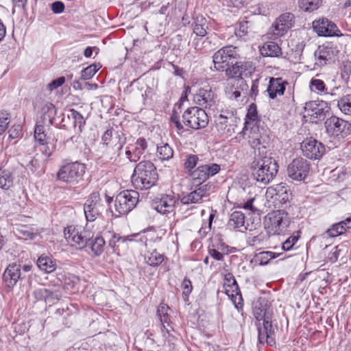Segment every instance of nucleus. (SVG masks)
<instances>
[{
	"instance_id": "nucleus-50",
	"label": "nucleus",
	"mask_w": 351,
	"mask_h": 351,
	"mask_svg": "<svg viewBox=\"0 0 351 351\" xmlns=\"http://www.w3.org/2000/svg\"><path fill=\"white\" fill-rule=\"evenodd\" d=\"M99 69V67L93 64H91L82 71V77L84 80L90 79Z\"/></svg>"
},
{
	"instance_id": "nucleus-40",
	"label": "nucleus",
	"mask_w": 351,
	"mask_h": 351,
	"mask_svg": "<svg viewBox=\"0 0 351 351\" xmlns=\"http://www.w3.org/2000/svg\"><path fill=\"white\" fill-rule=\"evenodd\" d=\"M298 5L300 10L306 12H312L317 10L321 3L319 0H298Z\"/></svg>"
},
{
	"instance_id": "nucleus-29",
	"label": "nucleus",
	"mask_w": 351,
	"mask_h": 351,
	"mask_svg": "<svg viewBox=\"0 0 351 351\" xmlns=\"http://www.w3.org/2000/svg\"><path fill=\"white\" fill-rule=\"evenodd\" d=\"M41 111L43 113V123L46 124L47 123L49 125H52L57 112L55 106L50 102H46L43 106Z\"/></svg>"
},
{
	"instance_id": "nucleus-3",
	"label": "nucleus",
	"mask_w": 351,
	"mask_h": 351,
	"mask_svg": "<svg viewBox=\"0 0 351 351\" xmlns=\"http://www.w3.org/2000/svg\"><path fill=\"white\" fill-rule=\"evenodd\" d=\"M277 161L270 155L261 156L260 153L255 156L251 163L250 169L253 178L264 185L270 183L278 171Z\"/></svg>"
},
{
	"instance_id": "nucleus-35",
	"label": "nucleus",
	"mask_w": 351,
	"mask_h": 351,
	"mask_svg": "<svg viewBox=\"0 0 351 351\" xmlns=\"http://www.w3.org/2000/svg\"><path fill=\"white\" fill-rule=\"evenodd\" d=\"M156 156L161 160H169L173 156V150L168 143H162L157 145Z\"/></svg>"
},
{
	"instance_id": "nucleus-2",
	"label": "nucleus",
	"mask_w": 351,
	"mask_h": 351,
	"mask_svg": "<svg viewBox=\"0 0 351 351\" xmlns=\"http://www.w3.org/2000/svg\"><path fill=\"white\" fill-rule=\"evenodd\" d=\"M64 234L69 243H74L80 250L90 246L91 251L97 256H100L104 252L106 242L102 237L97 236L93 239L91 232L85 230H80L73 226L64 228Z\"/></svg>"
},
{
	"instance_id": "nucleus-53",
	"label": "nucleus",
	"mask_w": 351,
	"mask_h": 351,
	"mask_svg": "<svg viewBox=\"0 0 351 351\" xmlns=\"http://www.w3.org/2000/svg\"><path fill=\"white\" fill-rule=\"evenodd\" d=\"M246 119L255 121H261L258 120V112L256 109V106L254 104H252L250 105L247 112L246 114Z\"/></svg>"
},
{
	"instance_id": "nucleus-41",
	"label": "nucleus",
	"mask_w": 351,
	"mask_h": 351,
	"mask_svg": "<svg viewBox=\"0 0 351 351\" xmlns=\"http://www.w3.org/2000/svg\"><path fill=\"white\" fill-rule=\"evenodd\" d=\"M275 201H278L281 205L285 204L289 202L290 195L287 192V187L282 184L278 185L275 189Z\"/></svg>"
},
{
	"instance_id": "nucleus-37",
	"label": "nucleus",
	"mask_w": 351,
	"mask_h": 351,
	"mask_svg": "<svg viewBox=\"0 0 351 351\" xmlns=\"http://www.w3.org/2000/svg\"><path fill=\"white\" fill-rule=\"evenodd\" d=\"M337 107L343 114L351 116V94L345 95L338 99Z\"/></svg>"
},
{
	"instance_id": "nucleus-46",
	"label": "nucleus",
	"mask_w": 351,
	"mask_h": 351,
	"mask_svg": "<svg viewBox=\"0 0 351 351\" xmlns=\"http://www.w3.org/2000/svg\"><path fill=\"white\" fill-rule=\"evenodd\" d=\"M198 160L199 158L197 155H186L184 163V168L191 173L193 171L192 170L197 165Z\"/></svg>"
},
{
	"instance_id": "nucleus-21",
	"label": "nucleus",
	"mask_w": 351,
	"mask_h": 351,
	"mask_svg": "<svg viewBox=\"0 0 351 351\" xmlns=\"http://www.w3.org/2000/svg\"><path fill=\"white\" fill-rule=\"evenodd\" d=\"M234 119L233 114L227 112V115L220 114L216 119V128L221 136L228 137L234 133V125L232 124Z\"/></svg>"
},
{
	"instance_id": "nucleus-36",
	"label": "nucleus",
	"mask_w": 351,
	"mask_h": 351,
	"mask_svg": "<svg viewBox=\"0 0 351 351\" xmlns=\"http://www.w3.org/2000/svg\"><path fill=\"white\" fill-rule=\"evenodd\" d=\"M32 295L36 300H46L47 299H54L58 298V294L56 293L45 288L35 289L32 293Z\"/></svg>"
},
{
	"instance_id": "nucleus-44",
	"label": "nucleus",
	"mask_w": 351,
	"mask_h": 351,
	"mask_svg": "<svg viewBox=\"0 0 351 351\" xmlns=\"http://www.w3.org/2000/svg\"><path fill=\"white\" fill-rule=\"evenodd\" d=\"M12 176L9 171L2 170L0 167V188L9 189L12 184Z\"/></svg>"
},
{
	"instance_id": "nucleus-39",
	"label": "nucleus",
	"mask_w": 351,
	"mask_h": 351,
	"mask_svg": "<svg viewBox=\"0 0 351 351\" xmlns=\"http://www.w3.org/2000/svg\"><path fill=\"white\" fill-rule=\"evenodd\" d=\"M202 194L200 193L199 190L197 189L186 195H184L180 201L184 204H199L202 202L203 199Z\"/></svg>"
},
{
	"instance_id": "nucleus-55",
	"label": "nucleus",
	"mask_w": 351,
	"mask_h": 351,
	"mask_svg": "<svg viewBox=\"0 0 351 351\" xmlns=\"http://www.w3.org/2000/svg\"><path fill=\"white\" fill-rule=\"evenodd\" d=\"M170 121L173 124H174L178 132L184 130V127L180 120V115L175 110H173Z\"/></svg>"
},
{
	"instance_id": "nucleus-62",
	"label": "nucleus",
	"mask_w": 351,
	"mask_h": 351,
	"mask_svg": "<svg viewBox=\"0 0 351 351\" xmlns=\"http://www.w3.org/2000/svg\"><path fill=\"white\" fill-rule=\"evenodd\" d=\"M125 156L130 162H136L140 158L137 155L135 154V152L133 150L130 149V147H127V149L125 151Z\"/></svg>"
},
{
	"instance_id": "nucleus-45",
	"label": "nucleus",
	"mask_w": 351,
	"mask_h": 351,
	"mask_svg": "<svg viewBox=\"0 0 351 351\" xmlns=\"http://www.w3.org/2000/svg\"><path fill=\"white\" fill-rule=\"evenodd\" d=\"M181 289L182 290L183 300L187 302L189 300V296L193 290L192 282L187 277L183 279L181 283Z\"/></svg>"
},
{
	"instance_id": "nucleus-11",
	"label": "nucleus",
	"mask_w": 351,
	"mask_h": 351,
	"mask_svg": "<svg viewBox=\"0 0 351 351\" xmlns=\"http://www.w3.org/2000/svg\"><path fill=\"white\" fill-rule=\"evenodd\" d=\"M139 194L134 190H125L119 193L115 198V210L119 215H125L134 208L138 202Z\"/></svg>"
},
{
	"instance_id": "nucleus-33",
	"label": "nucleus",
	"mask_w": 351,
	"mask_h": 351,
	"mask_svg": "<svg viewBox=\"0 0 351 351\" xmlns=\"http://www.w3.org/2000/svg\"><path fill=\"white\" fill-rule=\"evenodd\" d=\"M245 215L241 211H234L230 217L228 225L234 229L243 228L247 230L245 226Z\"/></svg>"
},
{
	"instance_id": "nucleus-22",
	"label": "nucleus",
	"mask_w": 351,
	"mask_h": 351,
	"mask_svg": "<svg viewBox=\"0 0 351 351\" xmlns=\"http://www.w3.org/2000/svg\"><path fill=\"white\" fill-rule=\"evenodd\" d=\"M194 102L204 108H210L215 105V93L210 88H200L193 97Z\"/></svg>"
},
{
	"instance_id": "nucleus-42",
	"label": "nucleus",
	"mask_w": 351,
	"mask_h": 351,
	"mask_svg": "<svg viewBox=\"0 0 351 351\" xmlns=\"http://www.w3.org/2000/svg\"><path fill=\"white\" fill-rule=\"evenodd\" d=\"M217 40L216 35H211L208 36L202 44V47H199L197 43L195 44V49L202 50L204 52L207 53L217 48L215 41Z\"/></svg>"
},
{
	"instance_id": "nucleus-18",
	"label": "nucleus",
	"mask_w": 351,
	"mask_h": 351,
	"mask_svg": "<svg viewBox=\"0 0 351 351\" xmlns=\"http://www.w3.org/2000/svg\"><path fill=\"white\" fill-rule=\"evenodd\" d=\"M101 141L104 145L112 146L117 156H119L125 144L126 137L121 131H114L112 128H110L104 132Z\"/></svg>"
},
{
	"instance_id": "nucleus-61",
	"label": "nucleus",
	"mask_w": 351,
	"mask_h": 351,
	"mask_svg": "<svg viewBox=\"0 0 351 351\" xmlns=\"http://www.w3.org/2000/svg\"><path fill=\"white\" fill-rule=\"evenodd\" d=\"M51 10L56 14L62 13L64 10V4L62 1H55L51 4Z\"/></svg>"
},
{
	"instance_id": "nucleus-20",
	"label": "nucleus",
	"mask_w": 351,
	"mask_h": 351,
	"mask_svg": "<svg viewBox=\"0 0 351 351\" xmlns=\"http://www.w3.org/2000/svg\"><path fill=\"white\" fill-rule=\"evenodd\" d=\"M220 169V165L216 163H212L210 165H199L195 170H193L190 175L194 182H195L197 184H201L210 177L218 173Z\"/></svg>"
},
{
	"instance_id": "nucleus-48",
	"label": "nucleus",
	"mask_w": 351,
	"mask_h": 351,
	"mask_svg": "<svg viewBox=\"0 0 351 351\" xmlns=\"http://www.w3.org/2000/svg\"><path fill=\"white\" fill-rule=\"evenodd\" d=\"M57 141V139H53L52 143L46 142L44 145H41L42 147L40 150L47 158L55 152Z\"/></svg>"
},
{
	"instance_id": "nucleus-57",
	"label": "nucleus",
	"mask_w": 351,
	"mask_h": 351,
	"mask_svg": "<svg viewBox=\"0 0 351 351\" xmlns=\"http://www.w3.org/2000/svg\"><path fill=\"white\" fill-rule=\"evenodd\" d=\"M208 254L211 258L216 261H223L224 259V255L223 252H219L215 248L209 247L208 250Z\"/></svg>"
},
{
	"instance_id": "nucleus-7",
	"label": "nucleus",
	"mask_w": 351,
	"mask_h": 351,
	"mask_svg": "<svg viewBox=\"0 0 351 351\" xmlns=\"http://www.w3.org/2000/svg\"><path fill=\"white\" fill-rule=\"evenodd\" d=\"M184 124L193 130L206 128L208 124V116L204 109L199 107L187 108L182 114Z\"/></svg>"
},
{
	"instance_id": "nucleus-43",
	"label": "nucleus",
	"mask_w": 351,
	"mask_h": 351,
	"mask_svg": "<svg viewBox=\"0 0 351 351\" xmlns=\"http://www.w3.org/2000/svg\"><path fill=\"white\" fill-rule=\"evenodd\" d=\"M70 114L68 115L69 118L71 117L73 121V126L76 128L78 126L80 132H82L83 128L86 124V120L80 112L75 110V109H71L69 110Z\"/></svg>"
},
{
	"instance_id": "nucleus-63",
	"label": "nucleus",
	"mask_w": 351,
	"mask_h": 351,
	"mask_svg": "<svg viewBox=\"0 0 351 351\" xmlns=\"http://www.w3.org/2000/svg\"><path fill=\"white\" fill-rule=\"evenodd\" d=\"M258 83H259V80L258 79H256L255 80H252L251 89H250V96L253 99H255V97L258 95Z\"/></svg>"
},
{
	"instance_id": "nucleus-23",
	"label": "nucleus",
	"mask_w": 351,
	"mask_h": 351,
	"mask_svg": "<svg viewBox=\"0 0 351 351\" xmlns=\"http://www.w3.org/2000/svg\"><path fill=\"white\" fill-rule=\"evenodd\" d=\"M177 199L175 197L165 195L160 198H156L152 204V208L161 214L171 213L174 211Z\"/></svg>"
},
{
	"instance_id": "nucleus-26",
	"label": "nucleus",
	"mask_w": 351,
	"mask_h": 351,
	"mask_svg": "<svg viewBox=\"0 0 351 351\" xmlns=\"http://www.w3.org/2000/svg\"><path fill=\"white\" fill-rule=\"evenodd\" d=\"M288 82L282 77H271L267 91L271 99H275L278 95H282Z\"/></svg>"
},
{
	"instance_id": "nucleus-60",
	"label": "nucleus",
	"mask_w": 351,
	"mask_h": 351,
	"mask_svg": "<svg viewBox=\"0 0 351 351\" xmlns=\"http://www.w3.org/2000/svg\"><path fill=\"white\" fill-rule=\"evenodd\" d=\"M9 124V114L6 112H0V126L5 131Z\"/></svg>"
},
{
	"instance_id": "nucleus-8",
	"label": "nucleus",
	"mask_w": 351,
	"mask_h": 351,
	"mask_svg": "<svg viewBox=\"0 0 351 351\" xmlns=\"http://www.w3.org/2000/svg\"><path fill=\"white\" fill-rule=\"evenodd\" d=\"M214 67L218 71H223L228 66L240 60L238 49L232 45L226 46L216 51L213 56Z\"/></svg>"
},
{
	"instance_id": "nucleus-56",
	"label": "nucleus",
	"mask_w": 351,
	"mask_h": 351,
	"mask_svg": "<svg viewBox=\"0 0 351 351\" xmlns=\"http://www.w3.org/2000/svg\"><path fill=\"white\" fill-rule=\"evenodd\" d=\"M234 304L235 307L239 311L243 308V300L242 298V295L241 291H239V293H236L233 295V297H229Z\"/></svg>"
},
{
	"instance_id": "nucleus-38",
	"label": "nucleus",
	"mask_w": 351,
	"mask_h": 351,
	"mask_svg": "<svg viewBox=\"0 0 351 351\" xmlns=\"http://www.w3.org/2000/svg\"><path fill=\"white\" fill-rule=\"evenodd\" d=\"M146 263L152 267H158L165 260V256L159 253L156 250L148 253L145 257Z\"/></svg>"
},
{
	"instance_id": "nucleus-17",
	"label": "nucleus",
	"mask_w": 351,
	"mask_h": 351,
	"mask_svg": "<svg viewBox=\"0 0 351 351\" xmlns=\"http://www.w3.org/2000/svg\"><path fill=\"white\" fill-rule=\"evenodd\" d=\"M301 150L304 156L310 159H319L325 153V146L315 138L304 140L301 143Z\"/></svg>"
},
{
	"instance_id": "nucleus-4",
	"label": "nucleus",
	"mask_w": 351,
	"mask_h": 351,
	"mask_svg": "<svg viewBox=\"0 0 351 351\" xmlns=\"http://www.w3.org/2000/svg\"><path fill=\"white\" fill-rule=\"evenodd\" d=\"M158 173L154 164L150 160H142L135 167L132 182L136 189L147 190L155 186Z\"/></svg>"
},
{
	"instance_id": "nucleus-16",
	"label": "nucleus",
	"mask_w": 351,
	"mask_h": 351,
	"mask_svg": "<svg viewBox=\"0 0 351 351\" xmlns=\"http://www.w3.org/2000/svg\"><path fill=\"white\" fill-rule=\"evenodd\" d=\"M295 22V17L293 13H282L272 24L271 27V32L276 36H282L294 26Z\"/></svg>"
},
{
	"instance_id": "nucleus-15",
	"label": "nucleus",
	"mask_w": 351,
	"mask_h": 351,
	"mask_svg": "<svg viewBox=\"0 0 351 351\" xmlns=\"http://www.w3.org/2000/svg\"><path fill=\"white\" fill-rule=\"evenodd\" d=\"M103 208L99 193L94 191L90 193L84 205V211L87 221H94L101 214Z\"/></svg>"
},
{
	"instance_id": "nucleus-31",
	"label": "nucleus",
	"mask_w": 351,
	"mask_h": 351,
	"mask_svg": "<svg viewBox=\"0 0 351 351\" xmlns=\"http://www.w3.org/2000/svg\"><path fill=\"white\" fill-rule=\"evenodd\" d=\"M260 52L263 56L278 57L282 54L281 48L272 41L267 42L260 49Z\"/></svg>"
},
{
	"instance_id": "nucleus-54",
	"label": "nucleus",
	"mask_w": 351,
	"mask_h": 351,
	"mask_svg": "<svg viewBox=\"0 0 351 351\" xmlns=\"http://www.w3.org/2000/svg\"><path fill=\"white\" fill-rule=\"evenodd\" d=\"M225 289V293L228 297H233L236 293H239L240 291L239 285L236 280H234V282L230 284H227V287H223Z\"/></svg>"
},
{
	"instance_id": "nucleus-12",
	"label": "nucleus",
	"mask_w": 351,
	"mask_h": 351,
	"mask_svg": "<svg viewBox=\"0 0 351 351\" xmlns=\"http://www.w3.org/2000/svg\"><path fill=\"white\" fill-rule=\"evenodd\" d=\"M310 163L304 158L298 157L293 159L287 165V176L293 180L302 181L307 177Z\"/></svg>"
},
{
	"instance_id": "nucleus-64",
	"label": "nucleus",
	"mask_w": 351,
	"mask_h": 351,
	"mask_svg": "<svg viewBox=\"0 0 351 351\" xmlns=\"http://www.w3.org/2000/svg\"><path fill=\"white\" fill-rule=\"evenodd\" d=\"M27 167L32 173H35L40 168L39 160L36 158H33L27 165Z\"/></svg>"
},
{
	"instance_id": "nucleus-47",
	"label": "nucleus",
	"mask_w": 351,
	"mask_h": 351,
	"mask_svg": "<svg viewBox=\"0 0 351 351\" xmlns=\"http://www.w3.org/2000/svg\"><path fill=\"white\" fill-rule=\"evenodd\" d=\"M147 142L144 138H138L135 143L134 151L135 154L140 158L147 148Z\"/></svg>"
},
{
	"instance_id": "nucleus-27",
	"label": "nucleus",
	"mask_w": 351,
	"mask_h": 351,
	"mask_svg": "<svg viewBox=\"0 0 351 351\" xmlns=\"http://www.w3.org/2000/svg\"><path fill=\"white\" fill-rule=\"evenodd\" d=\"M138 234L128 236H120L119 234L113 233L112 238L108 241L109 246L112 248L114 252L119 254L120 250L128 247V242L133 241V238Z\"/></svg>"
},
{
	"instance_id": "nucleus-1",
	"label": "nucleus",
	"mask_w": 351,
	"mask_h": 351,
	"mask_svg": "<svg viewBox=\"0 0 351 351\" xmlns=\"http://www.w3.org/2000/svg\"><path fill=\"white\" fill-rule=\"evenodd\" d=\"M252 313L257 320L258 341L260 344L266 343L270 346L276 345V332L278 326L275 321L273 309L265 300H258L253 304Z\"/></svg>"
},
{
	"instance_id": "nucleus-9",
	"label": "nucleus",
	"mask_w": 351,
	"mask_h": 351,
	"mask_svg": "<svg viewBox=\"0 0 351 351\" xmlns=\"http://www.w3.org/2000/svg\"><path fill=\"white\" fill-rule=\"evenodd\" d=\"M269 130L264 125V123L257 121L251 128L249 135V143L254 149L260 150L265 149L270 143Z\"/></svg>"
},
{
	"instance_id": "nucleus-6",
	"label": "nucleus",
	"mask_w": 351,
	"mask_h": 351,
	"mask_svg": "<svg viewBox=\"0 0 351 351\" xmlns=\"http://www.w3.org/2000/svg\"><path fill=\"white\" fill-rule=\"evenodd\" d=\"M86 166L79 162H69L62 166L56 174L57 180L75 185L83 180Z\"/></svg>"
},
{
	"instance_id": "nucleus-19",
	"label": "nucleus",
	"mask_w": 351,
	"mask_h": 351,
	"mask_svg": "<svg viewBox=\"0 0 351 351\" xmlns=\"http://www.w3.org/2000/svg\"><path fill=\"white\" fill-rule=\"evenodd\" d=\"M338 52L339 51L337 49V47L331 43L319 46L314 53L315 64L322 66L333 62Z\"/></svg>"
},
{
	"instance_id": "nucleus-49",
	"label": "nucleus",
	"mask_w": 351,
	"mask_h": 351,
	"mask_svg": "<svg viewBox=\"0 0 351 351\" xmlns=\"http://www.w3.org/2000/svg\"><path fill=\"white\" fill-rule=\"evenodd\" d=\"M280 254H276L274 252L267 251L259 253L257 257L261 265H267L269 261L276 258Z\"/></svg>"
},
{
	"instance_id": "nucleus-5",
	"label": "nucleus",
	"mask_w": 351,
	"mask_h": 351,
	"mask_svg": "<svg viewBox=\"0 0 351 351\" xmlns=\"http://www.w3.org/2000/svg\"><path fill=\"white\" fill-rule=\"evenodd\" d=\"M291 219L287 212L277 210L269 213L264 219L265 228L270 234H280L289 226Z\"/></svg>"
},
{
	"instance_id": "nucleus-24",
	"label": "nucleus",
	"mask_w": 351,
	"mask_h": 351,
	"mask_svg": "<svg viewBox=\"0 0 351 351\" xmlns=\"http://www.w3.org/2000/svg\"><path fill=\"white\" fill-rule=\"evenodd\" d=\"M252 69V63L249 61H242L237 60L230 66H228L224 71L228 78H239L242 74L246 71L250 72Z\"/></svg>"
},
{
	"instance_id": "nucleus-52",
	"label": "nucleus",
	"mask_w": 351,
	"mask_h": 351,
	"mask_svg": "<svg viewBox=\"0 0 351 351\" xmlns=\"http://www.w3.org/2000/svg\"><path fill=\"white\" fill-rule=\"evenodd\" d=\"M300 238V235H292L290 236L283 243L282 249L285 251H289L293 248L295 244L298 242Z\"/></svg>"
},
{
	"instance_id": "nucleus-28",
	"label": "nucleus",
	"mask_w": 351,
	"mask_h": 351,
	"mask_svg": "<svg viewBox=\"0 0 351 351\" xmlns=\"http://www.w3.org/2000/svg\"><path fill=\"white\" fill-rule=\"evenodd\" d=\"M36 264L40 270L47 274L54 271L57 267L56 261L45 254L38 257Z\"/></svg>"
},
{
	"instance_id": "nucleus-25",
	"label": "nucleus",
	"mask_w": 351,
	"mask_h": 351,
	"mask_svg": "<svg viewBox=\"0 0 351 351\" xmlns=\"http://www.w3.org/2000/svg\"><path fill=\"white\" fill-rule=\"evenodd\" d=\"M21 265L10 264L3 274V280L8 287H13L21 278Z\"/></svg>"
},
{
	"instance_id": "nucleus-58",
	"label": "nucleus",
	"mask_w": 351,
	"mask_h": 351,
	"mask_svg": "<svg viewBox=\"0 0 351 351\" xmlns=\"http://www.w3.org/2000/svg\"><path fill=\"white\" fill-rule=\"evenodd\" d=\"M200 186L197 189L200 193L202 194L203 197H206L209 195L210 193L214 189L213 185L208 183L205 184H199Z\"/></svg>"
},
{
	"instance_id": "nucleus-59",
	"label": "nucleus",
	"mask_w": 351,
	"mask_h": 351,
	"mask_svg": "<svg viewBox=\"0 0 351 351\" xmlns=\"http://www.w3.org/2000/svg\"><path fill=\"white\" fill-rule=\"evenodd\" d=\"M65 82V77L62 76L56 80H53L48 84V88L50 90H53L61 86Z\"/></svg>"
},
{
	"instance_id": "nucleus-10",
	"label": "nucleus",
	"mask_w": 351,
	"mask_h": 351,
	"mask_svg": "<svg viewBox=\"0 0 351 351\" xmlns=\"http://www.w3.org/2000/svg\"><path fill=\"white\" fill-rule=\"evenodd\" d=\"M324 126L326 133L331 137L343 138L351 133V123L336 116L328 118Z\"/></svg>"
},
{
	"instance_id": "nucleus-30",
	"label": "nucleus",
	"mask_w": 351,
	"mask_h": 351,
	"mask_svg": "<svg viewBox=\"0 0 351 351\" xmlns=\"http://www.w3.org/2000/svg\"><path fill=\"white\" fill-rule=\"evenodd\" d=\"M193 32L200 37H204L207 34L208 23L207 19L202 16H197L192 25Z\"/></svg>"
},
{
	"instance_id": "nucleus-51",
	"label": "nucleus",
	"mask_w": 351,
	"mask_h": 351,
	"mask_svg": "<svg viewBox=\"0 0 351 351\" xmlns=\"http://www.w3.org/2000/svg\"><path fill=\"white\" fill-rule=\"evenodd\" d=\"M326 233L330 237H335L343 234L344 233V229H342L341 226L338 223H336L333 224L330 228H328Z\"/></svg>"
},
{
	"instance_id": "nucleus-34",
	"label": "nucleus",
	"mask_w": 351,
	"mask_h": 351,
	"mask_svg": "<svg viewBox=\"0 0 351 351\" xmlns=\"http://www.w3.org/2000/svg\"><path fill=\"white\" fill-rule=\"evenodd\" d=\"M309 87L312 92L317 93L319 95L324 94L331 97L335 95L334 93H330L328 91V88L326 86L324 82L320 79L315 77L312 78L309 84Z\"/></svg>"
},
{
	"instance_id": "nucleus-32",
	"label": "nucleus",
	"mask_w": 351,
	"mask_h": 351,
	"mask_svg": "<svg viewBox=\"0 0 351 351\" xmlns=\"http://www.w3.org/2000/svg\"><path fill=\"white\" fill-rule=\"evenodd\" d=\"M252 31V23L248 21H243L239 23V26L235 28L234 34L238 39L247 40L249 38V34Z\"/></svg>"
},
{
	"instance_id": "nucleus-13",
	"label": "nucleus",
	"mask_w": 351,
	"mask_h": 351,
	"mask_svg": "<svg viewBox=\"0 0 351 351\" xmlns=\"http://www.w3.org/2000/svg\"><path fill=\"white\" fill-rule=\"evenodd\" d=\"M330 107L328 103L322 100H314L306 102L304 111L307 116L311 117L312 122L321 121L329 115Z\"/></svg>"
},
{
	"instance_id": "nucleus-14",
	"label": "nucleus",
	"mask_w": 351,
	"mask_h": 351,
	"mask_svg": "<svg viewBox=\"0 0 351 351\" xmlns=\"http://www.w3.org/2000/svg\"><path fill=\"white\" fill-rule=\"evenodd\" d=\"M312 27L313 31L319 36L332 37L342 35L337 25L331 20L325 17L313 21Z\"/></svg>"
}]
</instances>
